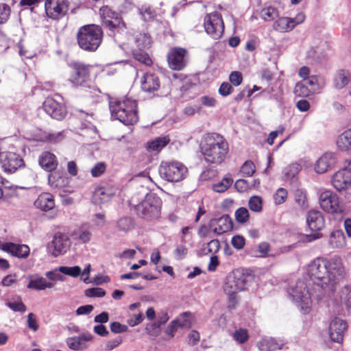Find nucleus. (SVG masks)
<instances>
[{
  "label": "nucleus",
  "mask_w": 351,
  "mask_h": 351,
  "mask_svg": "<svg viewBox=\"0 0 351 351\" xmlns=\"http://www.w3.org/2000/svg\"><path fill=\"white\" fill-rule=\"evenodd\" d=\"M285 132L284 127H279L276 131H272L269 134V136L266 140V142L269 145H272L274 143L275 139L279 134H282Z\"/></svg>",
  "instance_id": "nucleus-62"
},
{
  "label": "nucleus",
  "mask_w": 351,
  "mask_h": 351,
  "mask_svg": "<svg viewBox=\"0 0 351 351\" xmlns=\"http://www.w3.org/2000/svg\"><path fill=\"white\" fill-rule=\"evenodd\" d=\"M134 219L131 217H123L117 221V228L119 232H129L134 229Z\"/></svg>",
  "instance_id": "nucleus-33"
},
{
  "label": "nucleus",
  "mask_w": 351,
  "mask_h": 351,
  "mask_svg": "<svg viewBox=\"0 0 351 351\" xmlns=\"http://www.w3.org/2000/svg\"><path fill=\"white\" fill-rule=\"evenodd\" d=\"M329 243L333 248H339L345 244V237L342 231L335 230L330 233Z\"/></svg>",
  "instance_id": "nucleus-34"
},
{
  "label": "nucleus",
  "mask_w": 351,
  "mask_h": 351,
  "mask_svg": "<svg viewBox=\"0 0 351 351\" xmlns=\"http://www.w3.org/2000/svg\"><path fill=\"white\" fill-rule=\"evenodd\" d=\"M76 234L78 239L84 243L89 242L92 237L90 231L86 228L84 225L81 226Z\"/></svg>",
  "instance_id": "nucleus-48"
},
{
  "label": "nucleus",
  "mask_w": 351,
  "mask_h": 351,
  "mask_svg": "<svg viewBox=\"0 0 351 351\" xmlns=\"http://www.w3.org/2000/svg\"><path fill=\"white\" fill-rule=\"evenodd\" d=\"M307 224L312 232H318L325 226V219L321 212L312 210L308 213Z\"/></svg>",
  "instance_id": "nucleus-23"
},
{
  "label": "nucleus",
  "mask_w": 351,
  "mask_h": 351,
  "mask_svg": "<svg viewBox=\"0 0 351 351\" xmlns=\"http://www.w3.org/2000/svg\"><path fill=\"white\" fill-rule=\"evenodd\" d=\"M106 169V166L104 162H97L90 171L93 177H99L102 175Z\"/></svg>",
  "instance_id": "nucleus-55"
},
{
  "label": "nucleus",
  "mask_w": 351,
  "mask_h": 351,
  "mask_svg": "<svg viewBox=\"0 0 351 351\" xmlns=\"http://www.w3.org/2000/svg\"><path fill=\"white\" fill-rule=\"evenodd\" d=\"M34 206L43 211H48L55 206L54 199H36Z\"/></svg>",
  "instance_id": "nucleus-38"
},
{
  "label": "nucleus",
  "mask_w": 351,
  "mask_h": 351,
  "mask_svg": "<svg viewBox=\"0 0 351 351\" xmlns=\"http://www.w3.org/2000/svg\"><path fill=\"white\" fill-rule=\"evenodd\" d=\"M319 204L322 210L328 213L338 215L345 211V206L339 199H319Z\"/></svg>",
  "instance_id": "nucleus-21"
},
{
  "label": "nucleus",
  "mask_w": 351,
  "mask_h": 351,
  "mask_svg": "<svg viewBox=\"0 0 351 351\" xmlns=\"http://www.w3.org/2000/svg\"><path fill=\"white\" fill-rule=\"evenodd\" d=\"M256 171V167L252 160H246L241 167L240 172L243 176L252 177Z\"/></svg>",
  "instance_id": "nucleus-42"
},
{
  "label": "nucleus",
  "mask_w": 351,
  "mask_h": 351,
  "mask_svg": "<svg viewBox=\"0 0 351 351\" xmlns=\"http://www.w3.org/2000/svg\"><path fill=\"white\" fill-rule=\"evenodd\" d=\"M252 276L242 269H234L226 277L223 289L228 295V308L233 309L238 303L237 294L246 289L249 279Z\"/></svg>",
  "instance_id": "nucleus-4"
},
{
  "label": "nucleus",
  "mask_w": 351,
  "mask_h": 351,
  "mask_svg": "<svg viewBox=\"0 0 351 351\" xmlns=\"http://www.w3.org/2000/svg\"><path fill=\"white\" fill-rule=\"evenodd\" d=\"M112 117L126 125H134L138 121V104L136 100L125 99L110 101Z\"/></svg>",
  "instance_id": "nucleus-2"
},
{
  "label": "nucleus",
  "mask_w": 351,
  "mask_h": 351,
  "mask_svg": "<svg viewBox=\"0 0 351 351\" xmlns=\"http://www.w3.org/2000/svg\"><path fill=\"white\" fill-rule=\"evenodd\" d=\"M44 110L53 119L62 120L66 115L65 106L52 97H47L43 104Z\"/></svg>",
  "instance_id": "nucleus-18"
},
{
  "label": "nucleus",
  "mask_w": 351,
  "mask_h": 351,
  "mask_svg": "<svg viewBox=\"0 0 351 351\" xmlns=\"http://www.w3.org/2000/svg\"><path fill=\"white\" fill-rule=\"evenodd\" d=\"M141 88L148 93H154L160 86L159 77L154 73H146L141 79Z\"/></svg>",
  "instance_id": "nucleus-22"
},
{
  "label": "nucleus",
  "mask_w": 351,
  "mask_h": 351,
  "mask_svg": "<svg viewBox=\"0 0 351 351\" xmlns=\"http://www.w3.org/2000/svg\"><path fill=\"white\" fill-rule=\"evenodd\" d=\"M73 116L79 120L83 121L81 125L82 128H88L92 124L93 119V114L85 112L81 110H76L73 113Z\"/></svg>",
  "instance_id": "nucleus-36"
},
{
  "label": "nucleus",
  "mask_w": 351,
  "mask_h": 351,
  "mask_svg": "<svg viewBox=\"0 0 351 351\" xmlns=\"http://www.w3.org/2000/svg\"><path fill=\"white\" fill-rule=\"evenodd\" d=\"M10 8L5 3H0V24L5 23L10 18Z\"/></svg>",
  "instance_id": "nucleus-49"
},
{
  "label": "nucleus",
  "mask_w": 351,
  "mask_h": 351,
  "mask_svg": "<svg viewBox=\"0 0 351 351\" xmlns=\"http://www.w3.org/2000/svg\"><path fill=\"white\" fill-rule=\"evenodd\" d=\"M297 23L293 18L282 17L276 21L274 23V28L278 32H285L293 29Z\"/></svg>",
  "instance_id": "nucleus-29"
},
{
  "label": "nucleus",
  "mask_w": 351,
  "mask_h": 351,
  "mask_svg": "<svg viewBox=\"0 0 351 351\" xmlns=\"http://www.w3.org/2000/svg\"><path fill=\"white\" fill-rule=\"evenodd\" d=\"M106 295V291L102 288L95 287L87 289L85 291V295L88 298L98 297L101 298Z\"/></svg>",
  "instance_id": "nucleus-52"
},
{
  "label": "nucleus",
  "mask_w": 351,
  "mask_h": 351,
  "mask_svg": "<svg viewBox=\"0 0 351 351\" xmlns=\"http://www.w3.org/2000/svg\"><path fill=\"white\" fill-rule=\"evenodd\" d=\"M210 226L213 228V232L217 234L232 230L233 224L231 218L224 215L218 219H213L210 221Z\"/></svg>",
  "instance_id": "nucleus-24"
},
{
  "label": "nucleus",
  "mask_w": 351,
  "mask_h": 351,
  "mask_svg": "<svg viewBox=\"0 0 351 351\" xmlns=\"http://www.w3.org/2000/svg\"><path fill=\"white\" fill-rule=\"evenodd\" d=\"M83 339L79 336L77 338H74L68 342L69 347L74 350H84L88 347L87 343H84Z\"/></svg>",
  "instance_id": "nucleus-45"
},
{
  "label": "nucleus",
  "mask_w": 351,
  "mask_h": 351,
  "mask_svg": "<svg viewBox=\"0 0 351 351\" xmlns=\"http://www.w3.org/2000/svg\"><path fill=\"white\" fill-rule=\"evenodd\" d=\"M25 191V189L22 187L18 186H9L4 187V197H15L18 196H23L24 194L21 193V192Z\"/></svg>",
  "instance_id": "nucleus-43"
},
{
  "label": "nucleus",
  "mask_w": 351,
  "mask_h": 351,
  "mask_svg": "<svg viewBox=\"0 0 351 351\" xmlns=\"http://www.w3.org/2000/svg\"><path fill=\"white\" fill-rule=\"evenodd\" d=\"M348 327V324L345 320L339 317L332 319L329 325V335L331 340L334 342L341 343Z\"/></svg>",
  "instance_id": "nucleus-20"
},
{
  "label": "nucleus",
  "mask_w": 351,
  "mask_h": 351,
  "mask_svg": "<svg viewBox=\"0 0 351 351\" xmlns=\"http://www.w3.org/2000/svg\"><path fill=\"white\" fill-rule=\"evenodd\" d=\"M70 247V241L67 235L60 232L55 234L49 250L53 256L64 254Z\"/></svg>",
  "instance_id": "nucleus-19"
},
{
  "label": "nucleus",
  "mask_w": 351,
  "mask_h": 351,
  "mask_svg": "<svg viewBox=\"0 0 351 351\" xmlns=\"http://www.w3.org/2000/svg\"><path fill=\"white\" fill-rule=\"evenodd\" d=\"M248 205L252 211L261 212L263 208L262 199H249Z\"/></svg>",
  "instance_id": "nucleus-57"
},
{
  "label": "nucleus",
  "mask_w": 351,
  "mask_h": 351,
  "mask_svg": "<svg viewBox=\"0 0 351 351\" xmlns=\"http://www.w3.org/2000/svg\"><path fill=\"white\" fill-rule=\"evenodd\" d=\"M336 145L341 152H350L351 150V128L344 130L337 138Z\"/></svg>",
  "instance_id": "nucleus-27"
},
{
  "label": "nucleus",
  "mask_w": 351,
  "mask_h": 351,
  "mask_svg": "<svg viewBox=\"0 0 351 351\" xmlns=\"http://www.w3.org/2000/svg\"><path fill=\"white\" fill-rule=\"evenodd\" d=\"M59 271L64 274L71 276L73 277L78 276L81 273V268L78 266L75 267H65L62 266L59 267Z\"/></svg>",
  "instance_id": "nucleus-47"
},
{
  "label": "nucleus",
  "mask_w": 351,
  "mask_h": 351,
  "mask_svg": "<svg viewBox=\"0 0 351 351\" xmlns=\"http://www.w3.org/2000/svg\"><path fill=\"white\" fill-rule=\"evenodd\" d=\"M204 27L206 32L214 40L221 38L224 32L222 15L218 12L207 14L204 17Z\"/></svg>",
  "instance_id": "nucleus-10"
},
{
  "label": "nucleus",
  "mask_w": 351,
  "mask_h": 351,
  "mask_svg": "<svg viewBox=\"0 0 351 351\" xmlns=\"http://www.w3.org/2000/svg\"><path fill=\"white\" fill-rule=\"evenodd\" d=\"M128 328L126 325L121 324L118 322H113L110 324V330L114 333H121L126 332Z\"/></svg>",
  "instance_id": "nucleus-60"
},
{
  "label": "nucleus",
  "mask_w": 351,
  "mask_h": 351,
  "mask_svg": "<svg viewBox=\"0 0 351 351\" xmlns=\"http://www.w3.org/2000/svg\"><path fill=\"white\" fill-rule=\"evenodd\" d=\"M69 5L68 0H45L46 15L52 20L58 21L67 14Z\"/></svg>",
  "instance_id": "nucleus-14"
},
{
  "label": "nucleus",
  "mask_w": 351,
  "mask_h": 351,
  "mask_svg": "<svg viewBox=\"0 0 351 351\" xmlns=\"http://www.w3.org/2000/svg\"><path fill=\"white\" fill-rule=\"evenodd\" d=\"M199 149L204 161L213 165L223 164L230 152L228 141L217 132L206 133L201 141Z\"/></svg>",
  "instance_id": "nucleus-1"
},
{
  "label": "nucleus",
  "mask_w": 351,
  "mask_h": 351,
  "mask_svg": "<svg viewBox=\"0 0 351 351\" xmlns=\"http://www.w3.org/2000/svg\"><path fill=\"white\" fill-rule=\"evenodd\" d=\"M289 295L297 303L298 308L303 314H308L312 309L311 297H315L313 287L311 291L302 280H298L294 287L289 290Z\"/></svg>",
  "instance_id": "nucleus-6"
},
{
  "label": "nucleus",
  "mask_w": 351,
  "mask_h": 351,
  "mask_svg": "<svg viewBox=\"0 0 351 351\" xmlns=\"http://www.w3.org/2000/svg\"><path fill=\"white\" fill-rule=\"evenodd\" d=\"M0 164L4 171L14 173L24 166V161L20 155L11 152H0Z\"/></svg>",
  "instance_id": "nucleus-15"
},
{
  "label": "nucleus",
  "mask_w": 351,
  "mask_h": 351,
  "mask_svg": "<svg viewBox=\"0 0 351 351\" xmlns=\"http://www.w3.org/2000/svg\"><path fill=\"white\" fill-rule=\"evenodd\" d=\"M132 55L136 60L146 66H151L152 64V60L149 54L143 49L138 48L133 49Z\"/></svg>",
  "instance_id": "nucleus-35"
},
{
  "label": "nucleus",
  "mask_w": 351,
  "mask_h": 351,
  "mask_svg": "<svg viewBox=\"0 0 351 351\" xmlns=\"http://www.w3.org/2000/svg\"><path fill=\"white\" fill-rule=\"evenodd\" d=\"M340 298L348 308L351 307V286H345L342 288Z\"/></svg>",
  "instance_id": "nucleus-44"
},
{
  "label": "nucleus",
  "mask_w": 351,
  "mask_h": 351,
  "mask_svg": "<svg viewBox=\"0 0 351 351\" xmlns=\"http://www.w3.org/2000/svg\"><path fill=\"white\" fill-rule=\"evenodd\" d=\"M104 34L99 25H85L78 29L76 38L79 47L88 52H95L101 45Z\"/></svg>",
  "instance_id": "nucleus-5"
},
{
  "label": "nucleus",
  "mask_w": 351,
  "mask_h": 351,
  "mask_svg": "<svg viewBox=\"0 0 351 351\" xmlns=\"http://www.w3.org/2000/svg\"><path fill=\"white\" fill-rule=\"evenodd\" d=\"M351 75L348 70L339 69L334 77V86L336 88L341 89L350 82Z\"/></svg>",
  "instance_id": "nucleus-30"
},
{
  "label": "nucleus",
  "mask_w": 351,
  "mask_h": 351,
  "mask_svg": "<svg viewBox=\"0 0 351 351\" xmlns=\"http://www.w3.org/2000/svg\"><path fill=\"white\" fill-rule=\"evenodd\" d=\"M187 51L181 47L171 48L167 53L169 67L176 71H180L186 66L185 56Z\"/></svg>",
  "instance_id": "nucleus-17"
},
{
  "label": "nucleus",
  "mask_w": 351,
  "mask_h": 351,
  "mask_svg": "<svg viewBox=\"0 0 351 351\" xmlns=\"http://www.w3.org/2000/svg\"><path fill=\"white\" fill-rule=\"evenodd\" d=\"M114 189L111 186H100L97 188L94 192V196L99 197L101 196H106L108 197L114 195Z\"/></svg>",
  "instance_id": "nucleus-46"
},
{
  "label": "nucleus",
  "mask_w": 351,
  "mask_h": 351,
  "mask_svg": "<svg viewBox=\"0 0 351 351\" xmlns=\"http://www.w3.org/2000/svg\"><path fill=\"white\" fill-rule=\"evenodd\" d=\"M1 250L19 258H26L29 254V248L27 245L15 244L11 242L3 243Z\"/></svg>",
  "instance_id": "nucleus-25"
},
{
  "label": "nucleus",
  "mask_w": 351,
  "mask_h": 351,
  "mask_svg": "<svg viewBox=\"0 0 351 351\" xmlns=\"http://www.w3.org/2000/svg\"><path fill=\"white\" fill-rule=\"evenodd\" d=\"M39 165L45 171L52 172L56 169L58 165L57 157L53 153L48 151L43 152L38 158ZM49 184L55 188H62L66 184V178L62 177L59 173L54 172L48 176Z\"/></svg>",
  "instance_id": "nucleus-7"
},
{
  "label": "nucleus",
  "mask_w": 351,
  "mask_h": 351,
  "mask_svg": "<svg viewBox=\"0 0 351 351\" xmlns=\"http://www.w3.org/2000/svg\"><path fill=\"white\" fill-rule=\"evenodd\" d=\"M332 182L337 191L345 190L351 185V160H346L344 167L334 174Z\"/></svg>",
  "instance_id": "nucleus-16"
},
{
  "label": "nucleus",
  "mask_w": 351,
  "mask_h": 351,
  "mask_svg": "<svg viewBox=\"0 0 351 351\" xmlns=\"http://www.w3.org/2000/svg\"><path fill=\"white\" fill-rule=\"evenodd\" d=\"M232 337L238 343L243 344L248 341L250 336L247 329L240 328L234 332Z\"/></svg>",
  "instance_id": "nucleus-40"
},
{
  "label": "nucleus",
  "mask_w": 351,
  "mask_h": 351,
  "mask_svg": "<svg viewBox=\"0 0 351 351\" xmlns=\"http://www.w3.org/2000/svg\"><path fill=\"white\" fill-rule=\"evenodd\" d=\"M103 25L113 32H119L125 28V24L119 13L109 6L104 5L99 9Z\"/></svg>",
  "instance_id": "nucleus-13"
},
{
  "label": "nucleus",
  "mask_w": 351,
  "mask_h": 351,
  "mask_svg": "<svg viewBox=\"0 0 351 351\" xmlns=\"http://www.w3.org/2000/svg\"><path fill=\"white\" fill-rule=\"evenodd\" d=\"M234 188L238 192L244 193L249 189V184L247 180L244 179H239L235 182Z\"/></svg>",
  "instance_id": "nucleus-63"
},
{
  "label": "nucleus",
  "mask_w": 351,
  "mask_h": 351,
  "mask_svg": "<svg viewBox=\"0 0 351 351\" xmlns=\"http://www.w3.org/2000/svg\"><path fill=\"white\" fill-rule=\"evenodd\" d=\"M7 306L15 312L24 313L27 311L26 306L21 300L17 302H9L7 303Z\"/></svg>",
  "instance_id": "nucleus-53"
},
{
  "label": "nucleus",
  "mask_w": 351,
  "mask_h": 351,
  "mask_svg": "<svg viewBox=\"0 0 351 351\" xmlns=\"http://www.w3.org/2000/svg\"><path fill=\"white\" fill-rule=\"evenodd\" d=\"M260 351H276L280 349L277 341L273 338L263 339L257 344Z\"/></svg>",
  "instance_id": "nucleus-32"
},
{
  "label": "nucleus",
  "mask_w": 351,
  "mask_h": 351,
  "mask_svg": "<svg viewBox=\"0 0 351 351\" xmlns=\"http://www.w3.org/2000/svg\"><path fill=\"white\" fill-rule=\"evenodd\" d=\"M335 164L332 154H325L322 156L315 165V170L318 173H324L330 169Z\"/></svg>",
  "instance_id": "nucleus-26"
},
{
  "label": "nucleus",
  "mask_w": 351,
  "mask_h": 351,
  "mask_svg": "<svg viewBox=\"0 0 351 351\" xmlns=\"http://www.w3.org/2000/svg\"><path fill=\"white\" fill-rule=\"evenodd\" d=\"M180 317V320L178 319V325L180 328H190L192 326L193 315L191 312H184Z\"/></svg>",
  "instance_id": "nucleus-41"
},
{
  "label": "nucleus",
  "mask_w": 351,
  "mask_h": 351,
  "mask_svg": "<svg viewBox=\"0 0 351 351\" xmlns=\"http://www.w3.org/2000/svg\"><path fill=\"white\" fill-rule=\"evenodd\" d=\"M135 43L138 48H145L149 44V38L145 34H139L135 38Z\"/></svg>",
  "instance_id": "nucleus-54"
},
{
  "label": "nucleus",
  "mask_w": 351,
  "mask_h": 351,
  "mask_svg": "<svg viewBox=\"0 0 351 351\" xmlns=\"http://www.w3.org/2000/svg\"><path fill=\"white\" fill-rule=\"evenodd\" d=\"M293 93L296 97H306L312 95L313 91L306 84L303 82H298L293 90Z\"/></svg>",
  "instance_id": "nucleus-37"
},
{
  "label": "nucleus",
  "mask_w": 351,
  "mask_h": 351,
  "mask_svg": "<svg viewBox=\"0 0 351 351\" xmlns=\"http://www.w3.org/2000/svg\"><path fill=\"white\" fill-rule=\"evenodd\" d=\"M27 327L32 330L34 332H36L38 329V324L37 323L36 315L30 313L27 315Z\"/></svg>",
  "instance_id": "nucleus-61"
},
{
  "label": "nucleus",
  "mask_w": 351,
  "mask_h": 351,
  "mask_svg": "<svg viewBox=\"0 0 351 351\" xmlns=\"http://www.w3.org/2000/svg\"><path fill=\"white\" fill-rule=\"evenodd\" d=\"M134 203L129 201L130 206H133L136 214L141 218L151 221L159 217L161 203L157 199H143Z\"/></svg>",
  "instance_id": "nucleus-8"
},
{
  "label": "nucleus",
  "mask_w": 351,
  "mask_h": 351,
  "mask_svg": "<svg viewBox=\"0 0 351 351\" xmlns=\"http://www.w3.org/2000/svg\"><path fill=\"white\" fill-rule=\"evenodd\" d=\"M70 82L74 86H87L90 82V71L93 66L82 62H73Z\"/></svg>",
  "instance_id": "nucleus-12"
},
{
  "label": "nucleus",
  "mask_w": 351,
  "mask_h": 351,
  "mask_svg": "<svg viewBox=\"0 0 351 351\" xmlns=\"http://www.w3.org/2000/svg\"><path fill=\"white\" fill-rule=\"evenodd\" d=\"M327 282L324 287L328 288V292L333 291L335 286L341 280L346 274L345 267L343 261L339 256H334L327 259Z\"/></svg>",
  "instance_id": "nucleus-9"
},
{
  "label": "nucleus",
  "mask_w": 351,
  "mask_h": 351,
  "mask_svg": "<svg viewBox=\"0 0 351 351\" xmlns=\"http://www.w3.org/2000/svg\"><path fill=\"white\" fill-rule=\"evenodd\" d=\"M233 90V87L230 83L223 82L219 88V93L223 97H226L231 94Z\"/></svg>",
  "instance_id": "nucleus-59"
},
{
  "label": "nucleus",
  "mask_w": 351,
  "mask_h": 351,
  "mask_svg": "<svg viewBox=\"0 0 351 351\" xmlns=\"http://www.w3.org/2000/svg\"><path fill=\"white\" fill-rule=\"evenodd\" d=\"M233 180L230 177H225L219 182L213 185V189L217 193L226 191L232 184Z\"/></svg>",
  "instance_id": "nucleus-39"
},
{
  "label": "nucleus",
  "mask_w": 351,
  "mask_h": 351,
  "mask_svg": "<svg viewBox=\"0 0 351 351\" xmlns=\"http://www.w3.org/2000/svg\"><path fill=\"white\" fill-rule=\"evenodd\" d=\"M54 285L53 282H48L45 278L40 276L30 278L27 287L29 289L43 291L47 288H53Z\"/></svg>",
  "instance_id": "nucleus-28"
},
{
  "label": "nucleus",
  "mask_w": 351,
  "mask_h": 351,
  "mask_svg": "<svg viewBox=\"0 0 351 351\" xmlns=\"http://www.w3.org/2000/svg\"><path fill=\"white\" fill-rule=\"evenodd\" d=\"M187 172L186 167L178 162H162L159 168L160 176L169 182H179Z\"/></svg>",
  "instance_id": "nucleus-11"
},
{
  "label": "nucleus",
  "mask_w": 351,
  "mask_h": 351,
  "mask_svg": "<svg viewBox=\"0 0 351 351\" xmlns=\"http://www.w3.org/2000/svg\"><path fill=\"white\" fill-rule=\"evenodd\" d=\"M231 243L234 248L241 250L245 245V239L242 236H234L232 238Z\"/></svg>",
  "instance_id": "nucleus-64"
},
{
  "label": "nucleus",
  "mask_w": 351,
  "mask_h": 351,
  "mask_svg": "<svg viewBox=\"0 0 351 351\" xmlns=\"http://www.w3.org/2000/svg\"><path fill=\"white\" fill-rule=\"evenodd\" d=\"M235 217L238 222L245 223L249 219V212L247 208L241 207L235 212Z\"/></svg>",
  "instance_id": "nucleus-50"
},
{
  "label": "nucleus",
  "mask_w": 351,
  "mask_h": 351,
  "mask_svg": "<svg viewBox=\"0 0 351 351\" xmlns=\"http://www.w3.org/2000/svg\"><path fill=\"white\" fill-rule=\"evenodd\" d=\"M179 327L178 319H174L168 325L165 330V333L171 339L174 337L175 333L177 332Z\"/></svg>",
  "instance_id": "nucleus-56"
},
{
  "label": "nucleus",
  "mask_w": 351,
  "mask_h": 351,
  "mask_svg": "<svg viewBox=\"0 0 351 351\" xmlns=\"http://www.w3.org/2000/svg\"><path fill=\"white\" fill-rule=\"evenodd\" d=\"M262 16L265 21L274 20L278 15V11L276 8L272 7H268L263 9Z\"/></svg>",
  "instance_id": "nucleus-51"
},
{
  "label": "nucleus",
  "mask_w": 351,
  "mask_h": 351,
  "mask_svg": "<svg viewBox=\"0 0 351 351\" xmlns=\"http://www.w3.org/2000/svg\"><path fill=\"white\" fill-rule=\"evenodd\" d=\"M169 141L167 136L158 137L147 143V149L154 152H160L169 144Z\"/></svg>",
  "instance_id": "nucleus-31"
},
{
  "label": "nucleus",
  "mask_w": 351,
  "mask_h": 351,
  "mask_svg": "<svg viewBox=\"0 0 351 351\" xmlns=\"http://www.w3.org/2000/svg\"><path fill=\"white\" fill-rule=\"evenodd\" d=\"M230 82L235 86H239L243 82V77L239 71H232L229 75Z\"/></svg>",
  "instance_id": "nucleus-58"
},
{
  "label": "nucleus",
  "mask_w": 351,
  "mask_h": 351,
  "mask_svg": "<svg viewBox=\"0 0 351 351\" xmlns=\"http://www.w3.org/2000/svg\"><path fill=\"white\" fill-rule=\"evenodd\" d=\"M327 259L324 258L314 259L307 267V275L315 280L312 285L317 300H320L328 292V288L324 287L325 282H327Z\"/></svg>",
  "instance_id": "nucleus-3"
}]
</instances>
